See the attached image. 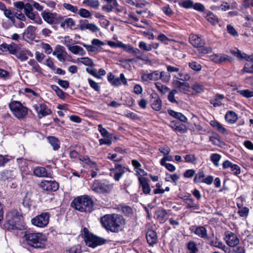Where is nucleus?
<instances>
[{
	"mask_svg": "<svg viewBox=\"0 0 253 253\" xmlns=\"http://www.w3.org/2000/svg\"><path fill=\"white\" fill-rule=\"evenodd\" d=\"M6 222L3 226L8 230H19L24 229L22 216L16 210L8 212L6 216Z\"/></svg>",
	"mask_w": 253,
	"mask_h": 253,
	"instance_id": "1",
	"label": "nucleus"
},
{
	"mask_svg": "<svg viewBox=\"0 0 253 253\" xmlns=\"http://www.w3.org/2000/svg\"><path fill=\"white\" fill-rule=\"evenodd\" d=\"M28 245L35 248H44L46 241L45 236L42 233L27 231L23 237Z\"/></svg>",
	"mask_w": 253,
	"mask_h": 253,
	"instance_id": "2",
	"label": "nucleus"
},
{
	"mask_svg": "<svg viewBox=\"0 0 253 253\" xmlns=\"http://www.w3.org/2000/svg\"><path fill=\"white\" fill-rule=\"evenodd\" d=\"M72 207L81 212H90L93 210V202L88 195L79 196L71 203Z\"/></svg>",
	"mask_w": 253,
	"mask_h": 253,
	"instance_id": "3",
	"label": "nucleus"
},
{
	"mask_svg": "<svg viewBox=\"0 0 253 253\" xmlns=\"http://www.w3.org/2000/svg\"><path fill=\"white\" fill-rule=\"evenodd\" d=\"M230 52L240 60H245L248 61L245 64L241 70L242 74H253V55H249L236 48L231 49Z\"/></svg>",
	"mask_w": 253,
	"mask_h": 253,
	"instance_id": "4",
	"label": "nucleus"
},
{
	"mask_svg": "<svg viewBox=\"0 0 253 253\" xmlns=\"http://www.w3.org/2000/svg\"><path fill=\"white\" fill-rule=\"evenodd\" d=\"M9 107L13 115L18 119L24 118L28 114V108L19 101H11L9 104Z\"/></svg>",
	"mask_w": 253,
	"mask_h": 253,
	"instance_id": "5",
	"label": "nucleus"
},
{
	"mask_svg": "<svg viewBox=\"0 0 253 253\" xmlns=\"http://www.w3.org/2000/svg\"><path fill=\"white\" fill-rule=\"evenodd\" d=\"M189 42L193 46L198 48V50L200 53L207 54L211 52L212 51L211 47L204 46L205 43V41L199 35H190L189 36Z\"/></svg>",
	"mask_w": 253,
	"mask_h": 253,
	"instance_id": "6",
	"label": "nucleus"
},
{
	"mask_svg": "<svg viewBox=\"0 0 253 253\" xmlns=\"http://www.w3.org/2000/svg\"><path fill=\"white\" fill-rule=\"evenodd\" d=\"M84 241L86 246L94 248L97 246L101 245L105 243L106 240L103 238L86 232L87 230L86 228H84Z\"/></svg>",
	"mask_w": 253,
	"mask_h": 253,
	"instance_id": "7",
	"label": "nucleus"
},
{
	"mask_svg": "<svg viewBox=\"0 0 253 253\" xmlns=\"http://www.w3.org/2000/svg\"><path fill=\"white\" fill-rule=\"evenodd\" d=\"M50 215L49 212H42L31 219L32 223L38 227L43 228L46 227L49 220Z\"/></svg>",
	"mask_w": 253,
	"mask_h": 253,
	"instance_id": "8",
	"label": "nucleus"
},
{
	"mask_svg": "<svg viewBox=\"0 0 253 253\" xmlns=\"http://www.w3.org/2000/svg\"><path fill=\"white\" fill-rule=\"evenodd\" d=\"M125 224L123 216L118 214H112V232L122 231Z\"/></svg>",
	"mask_w": 253,
	"mask_h": 253,
	"instance_id": "9",
	"label": "nucleus"
},
{
	"mask_svg": "<svg viewBox=\"0 0 253 253\" xmlns=\"http://www.w3.org/2000/svg\"><path fill=\"white\" fill-rule=\"evenodd\" d=\"M91 189L96 193H108L110 190L109 182L106 183L98 180H95L91 185Z\"/></svg>",
	"mask_w": 253,
	"mask_h": 253,
	"instance_id": "10",
	"label": "nucleus"
},
{
	"mask_svg": "<svg viewBox=\"0 0 253 253\" xmlns=\"http://www.w3.org/2000/svg\"><path fill=\"white\" fill-rule=\"evenodd\" d=\"M40 187L46 192L55 191L58 189L59 185L55 181L42 180L39 184Z\"/></svg>",
	"mask_w": 253,
	"mask_h": 253,
	"instance_id": "11",
	"label": "nucleus"
},
{
	"mask_svg": "<svg viewBox=\"0 0 253 253\" xmlns=\"http://www.w3.org/2000/svg\"><path fill=\"white\" fill-rule=\"evenodd\" d=\"M141 79L143 82L157 81L159 80V70L148 72L142 73Z\"/></svg>",
	"mask_w": 253,
	"mask_h": 253,
	"instance_id": "12",
	"label": "nucleus"
},
{
	"mask_svg": "<svg viewBox=\"0 0 253 253\" xmlns=\"http://www.w3.org/2000/svg\"><path fill=\"white\" fill-rule=\"evenodd\" d=\"M225 240L227 244L232 247H235L239 243V240L236 235L230 231L225 233Z\"/></svg>",
	"mask_w": 253,
	"mask_h": 253,
	"instance_id": "13",
	"label": "nucleus"
},
{
	"mask_svg": "<svg viewBox=\"0 0 253 253\" xmlns=\"http://www.w3.org/2000/svg\"><path fill=\"white\" fill-rule=\"evenodd\" d=\"M33 107L37 111L40 118L49 115L51 113L50 109H48L45 104H41L39 106L35 105Z\"/></svg>",
	"mask_w": 253,
	"mask_h": 253,
	"instance_id": "14",
	"label": "nucleus"
},
{
	"mask_svg": "<svg viewBox=\"0 0 253 253\" xmlns=\"http://www.w3.org/2000/svg\"><path fill=\"white\" fill-rule=\"evenodd\" d=\"M183 201L186 205V208L192 210H197L200 209L199 205L194 203V199L191 197V195L188 194L182 198Z\"/></svg>",
	"mask_w": 253,
	"mask_h": 253,
	"instance_id": "15",
	"label": "nucleus"
},
{
	"mask_svg": "<svg viewBox=\"0 0 253 253\" xmlns=\"http://www.w3.org/2000/svg\"><path fill=\"white\" fill-rule=\"evenodd\" d=\"M114 173V179L118 181L126 172L125 168L121 165L115 164L114 169H112Z\"/></svg>",
	"mask_w": 253,
	"mask_h": 253,
	"instance_id": "16",
	"label": "nucleus"
},
{
	"mask_svg": "<svg viewBox=\"0 0 253 253\" xmlns=\"http://www.w3.org/2000/svg\"><path fill=\"white\" fill-rule=\"evenodd\" d=\"M151 106L153 109L155 111H160L162 108V101L156 93L151 95V99L150 101Z\"/></svg>",
	"mask_w": 253,
	"mask_h": 253,
	"instance_id": "17",
	"label": "nucleus"
},
{
	"mask_svg": "<svg viewBox=\"0 0 253 253\" xmlns=\"http://www.w3.org/2000/svg\"><path fill=\"white\" fill-rule=\"evenodd\" d=\"M42 16L44 20L49 24L56 23V21L61 18V16L56 13L45 12L42 13Z\"/></svg>",
	"mask_w": 253,
	"mask_h": 253,
	"instance_id": "18",
	"label": "nucleus"
},
{
	"mask_svg": "<svg viewBox=\"0 0 253 253\" xmlns=\"http://www.w3.org/2000/svg\"><path fill=\"white\" fill-rule=\"evenodd\" d=\"M15 55L21 61H26L29 57H32L33 56L30 50L25 48L20 49V48H19Z\"/></svg>",
	"mask_w": 253,
	"mask_h": 253,
	"instance_id": "19",
	"label": "nucleus"
},
{
	"mask_svg": "<svg viewBox=\"0 0 253 253\" xmlns=\"http://www.w3.org/2000/svg\"><path fill=\"white\" fill-rule=\"evenodd\" d=\"M67 54L64 48L60 45L57 46L53 52V55L56 56L58 60L62 62H65Z\"/></svg>",
	"mask_w": 253,
	"mask_h": 253,
	"instance_id": "20",
	"label": "nucleus"
},
{
	"mask_svg": "<svg viewBox=\"0 0 253 253\" xmlns=\"http://www.w3.org/2000/svg\"><path fill=\"white\" fill-rule=\"evenodd\" d=\"M172 85L179 91L183 93H186L189 88V85L187 83L181 82L177 80L173 81Z\"/></svg>",
	"mask_w": 253,
	"mask_h": 253,
	"instance_id": "21",
	"label": "nucleus"
},
{
	"mask_svg": "<svg viewBox=\"0 0 253 253\" xmlns=\"http://www.w3.org/2000/svg\"><path fill=\"white\" fill-rule=\"evenodd\" d=\"M138 179L140 186L142 187L143 193L145 194H149L151 189L148 183V180L146 177L142 176H138Z\"/></svg>",
	"mask_w": 253,
	"mask_h": 253,
	"instance_id": "22",
	"label": "nucleus"
},
{
	"mask_svg": "<svg viewBox=\"0 0 253 253\" xmlns=\"http://www.w3.org/2000/svg\"><path fill=\"white\" fill-rule=\"evenodd\" d=\"M192 232L201 238L204 239H209L207 234V230L204 226H196L193 229Z\"/></svg>",
	"mask_w": 253,
	"mask_h": 253,
	"instance_id": "23",
	"label": "nucleus"
},
{
	"mask_svg": "<svg viewBox=\"0 0 253 253\" xmlns=\"http://www.w3.org/2000/svg\"><path fill=\"white\" fill-rule=\"evenodd\" d=\"M210 59L216 63H221L227 60L229 61L231 58L224 54H214L210 56Z\"/></svg>",
	"mask_w": 253,
	"mask_h": 253,
	"instance_id": "24",
	"label": "nucleus"
},
{
	"mask_svg": "<svg viewBox=\"0 0 253 253\" xmlns=\"http://www.w3.org/2000/svg\"><path fill=\"white\" fill-rule=\"evenodd\" d=\"M1 46L5 50H7L10 54L14 55H16L20 48L18 44L13 42L10 44L3 43Z\"/></svg>",
	"mask_w": 253,
	"mask_h": 253,
	"instance_id": "25",
	"label": "nucleus"
},
{
	"mask_svg": "<svg viewBox=\"0 0 253 253\" xmlns=\"http://www.w3.org/2000/svg\"><path fill=\"white\" fill-rule=\"evenodd\" d=\"M113 208L119 211H121L123 213L127 216H131L133 213L132 209L129 206L115 205H113Z\"/></svg>",
	"mask_w": 253,
	"mask_h": 253,
	"instance_id": "26",
	"label": "nucleus"
},
{
	"mask_svg": "<svg viewBox=\"0 0 253 253\" xmlns=\"http://www.w3.org/2000/svg\"><path fill=\"white\" fill-rule=\"evenodd\" d=\"M205 18L211 24L215 25L219 22L218 19L212 12L207 10L205 11Z\"/></svg>",
	"mask_w": 253,
	"mask_h": 253,
	"instance_id": "27",
	"label": "nucleus"
},
{
	"mask_svg": "<svg viewBox=\"0 0 253 253\" xmlns=\"http://www.w3.org/2000/svg\"><path fill=\"white\" fill-rule=\"evenodd\" d=\"M4 15L9 21V25H15L16 23V12L10 9H8L3 13Z\"/></svg>",
	"mask_w": 253,
	"mask_h": 253,
	"instance_id": "28",
	"label": "nucleus"
},
{
	"mask_svg": "<svg viewBox=\"0 0 253 253\" xmlns=\"http://www.w3.org/2000/svg\"><path fill=\"white\" fill-rule=\"evenodd\" d=\"M79 28L81 30H89L93 32H96L98 30L97 27L95 24L89 23L87 21L80 24Z\"/></svg>",
	"mask_w": 253,
	"mask_h": 253,
	"instance_id": "29",
	"label": "nucleus"
},
{
	"mask_svg": "<svg viewBox=\"0 0 253 253\" xmlns=\"http://www.w3.org/2000/svg\"><path fill=\"white\" fill-rule=\"evenodd\" d=\"M146 239L150 245L152 246L156 244L157 241L156 232L152 230H148L146 234Z\"/></svg>",
	"mask_w": 253,
	"mask_h": 253,
	"instance_id": "30",
	"label": "nucleus"
},
{
	"mask_svg": "<svg viewBox=\"0 0 253 253\" xmlns=\"http://www.w3.org/2000/svg\"><path fill=\"white\" fill-rule=\"evenodd\" d=\"M123 83L125 85H127V83L125 76L123 74H121L120 78H115L112 75V84L116 86H119Z\"/></svg>",
	"mask_w": 253,
	"mask_h": 253,
	"instance_id": "31",
	"label": "nucleus"
},
{
	"mask_svg": "<svg viewBox=\"0 0 253 253\" xmlns=\"http://www.w3.org/2000/svg\"><path fill=\"white\" fill-rule=\"evenodd\" d=\"M225 119L228 124H233L236 122L238 119V117L237 115L234 112L229 111L226 113L225 115Z\"/></svg>",
	"mask_w": 253,
	"mask_h": 253,
	"instance_id": "32",
	"label": "nucleus"
},
{
	"mask_svg": "<svg viewBox=\"0 0 253 253\" xmlns=\"http://www.w3.org/2000/svg\"><path fill=\"white\" fill-rule=\"evenodd\" d=\"M210 125L215 128L219 132L223 134H227L228 132L226 129L218 122L215 120H212L210 122Z\"/></svg>",
	"mask_w": 253,
	"mask_h": 253,
	"instance_id": "33",
	"label": "nucleus"
},
{
	"mask_svg": "<svg viewBox=\"0 0 253 253\" xmlns=\"http://www.w3.org/2000/svg\"><path fill=\"white\" fill-rule=\"evenodd\" d=\"M34 174L35 176L39 177H47L48 172L44 167H37L34 169Z\"/></svg>",
	"mask_w": 253,
	"mask_h": 253,
	"instance_id": "34",
	"label": "nucleus"
},
{
	"mask_svg": "<svg viewBox=\"0 0 253 253\" xmlns=\"http://www.w3.org/2000/svg\"><path fill=\"white\" fill-rule=\"evenodd\" d=\"M102 226L107 230H111V215L106 214L101 219Z\"/></svg>",
	"mask_w": 253,
	"mask_h": 253,
	"instance_id": "35",
	"label": "nucleus"
},
{
	"mask_svg": "<svg viewBox=\"0 0 253 253\" xmlns=\"http://www.w3.org/2000/svg\"><path fill=\"white\" fill-rule=\"evenodd\" d=\"M121 47L123 48L125 51L131 53L133 47L129 45L125 44L120 41H117L116 42H112V47Z\"/></svg>",
	"mask_w": 253,
	"mask_h": 253,
	"instance_id": "36",
	"label": "nucleus"
},
{
	"mask_svg": "<svg viewBox=\"0 0 253 253\" xmlns=\"http://www.w3.org/2000/svg\"><path fill=\"white\" fill-rule=\"evenodd\" d=\"M68 50L71 52L76 55L83 56L85 54L84 50L82 47L78 45H73L71 47H69Z\"/></svg>",
	"mask_w": 253,
	"mask_h": 253,
	"instance_id": "37",
	"label": "nucleus"
},
{
	"mask_svg": "<svg viewBox=\"0 0 253 253\" xmlns=\"http://www.w3.org/2000/svg\"><path fill=\"white\" fill-rule=\"evenodd\" d=\"M24 12L26 15L30 19L32 20L35 19L36 15L33 12V7L31 4L27 3L25 5Z\"/></svg>",
	"mask_w": 253,
	"mask_h": 253,
	"instance_id": "38",
	"label": "nucleus"
},
{
	"mask_svg": "<svg viewBox=\"0 0 253 253\" xmlns=\"http://www.w3.org/2000/svg\"><path fill=\"white\" fill-rule=\"evenodd\" d=\"M79 159L81 161L89 165L92 169L94 168L96 170H99L98 167L96 166V164L94 162L92 161L89 157L84 156L81 157Z\"/></svg>",
	"mask_w": 253,
	"mask_h": 253,
	"instance_id": "39",
	"label": "nucleus"
},
{
	"mask_svg": "<svg viewBox=\"0 0 253 253\" xmlns=\"http://www.w3.org/2000/svg\"><path fill=\"white\" fill-rule=\"evenodd\" d=\"M48 142L52 146L54 150H57L60 148V142L59 140L54 136H49L47 138Z\"/></svg>",
	"mask_w": 253,
	"mask_h": 253,
	"instance_id": "40",
	"label": "nucleus"
},
{
	"mask_svg": "<svg viewBox=\"0 0 253 253\" xmlns=\"http://www.w3.org/2000/svg\"><path fill=\"white\" fill-rule=\"evenodd\" d=\"M224 98V95L221 94H217L213 99L210 100V103L213 105L214 107H218L221 105V100Z\"/></svg>",
	"mask_w": 253,
	"mask_h": 253,
	"instance_id": "41",
	"label": "nucleus"
},
{
	"mask_svg": "<svg viewBox=\"0 0 253 253\" xmlns=\"http://www.w3.org/2000/svg\"><path fill=\"white\" fill-rule=\"evenodd\" d=\"M28 63L32 66V72H36L39 74L42 73V69L39 65L36 62L34 59H30Z\"/></svg>",
	"mask_w": 253,
	"mask_h": 253,
	"instance_id": "42",
	"label": "nucleus"
},
{
	"mask_svg": "<svg viewBox=\"0 0 253 253\" xmlns=\"http://www.w3.org/2000/svg\"><path fill=\"white\" fill-rule=\"evenodd\" d=\"M170 79V75L165 71H159V80H161L163 83H169Z\"/></svg>",
	"mask_w": 253,
	"mask_h": 253,
	"instance_id": "43",
	"label": "nucleus"
},
{
	"mask_svg": "<svg viewBox=\"0 0 253 253\" xmlns=\"http://www.w3.org/2000/svg\"><path fill=\"white\" fill-rule=\"evenodd\" d=\"M75 26V22L73 19L71 18H67L63 20L60 23V26L65 28V27L72 28Z\"/></svg>",
	"mask_w": 253,
	"mask_h": 253,
	"instance_id": "44",
	"label": "nucleus"
},
{
	"mask_svg": "<svg viewBox=\"0 0 253 253\" xmlns=\"http://www.w3.org/2000/svg\"><path fill=\"white\" fill-rule=\"evenodd\" d=\"M169 126L175 131L182 132H186V130L182 128L181 126L179 124V123L175 121L170 122Z\"/></svg>",
	"mask_w": 253,
	"mask_h": 253,
	"instance_id": "45",
	"label": "nucleus"
},
{
	"mask_svg": "<svg viewBox=\"0 0 253 253\" xmlns=\"http://www.w3.org/2000/svg\"><path fill=\"white\" fill-rule=\"evenodd\" d=\"M77 60L85 66L92 67L94 65L93 60L89 57L80 58Z\"/></svg>",
	"mask_w": 253,
	"mask_h": 253,
	"instance_id": "46",
	"label": "nucleus"
},
{
	"mask_svg": "<svg viewBox=\"0 0 253 253\" xmlns=\"http://www.w3.org/2000/svg\"><path fill=\"white\" fill-rule=\"evenodd\" d=\"M83 3L94 9H98L99 6V2L97 0H84Z\"/></svg>",
	"mask_w": 253,
	"mask_h": 253,
	"instance_id": "47",
	"label": "nucleus"
},
{
	"mask_svg": "<svg viewBox=\"0 0 253 253\" xmlns=\"http://www.w3.org/2000/svg\"><path fill=\"white\" fill-rule=\"evenodd\" d=\"M187 249L189 251L190 253H197L198 249L197 244L194 241H190L187 244Z\"/></svg>",
	"mask_w": 253,
	"mask_h": 253,
	"instance_id": "48",
	"label": "nucleus"
},
{
	"mask_svg": "<svg viewBox=\"0 0 253 253\" xmlns=\"http://www.w3.org/2000/svg\"><path fill=\"white\" fill-rule=\"evenodd\" d=\"M237 92L242 96L246 98H250L253 97V90L249 89L239 90Z\"/></svg>",
	"mask_w": 253,
	"mask_h": 253,
	"instance_id": "49",
	"label": "nucleus"
},
{
	"mask_svg": "<svg viewBox=\"0 0 253 253\" xmlns=\"http://www.w3.org/2000/svg\"><path fill=\"white\" fill-rule=\"evenodd\" d=\"M179 4L184 8H193L194 2L192 0H183L179 2Z\"/></svg>",
	"mask_w": 253,
	"mask_h": 253,
	"instance_id": "50",
	"label": "nucleus"
},
{
	"mask_svg": "<svg viewBox=\"0 0 253 253\" xmlns=\"http://www.w3.org/2000/svg\"><path fill=\"white\" fill-rule=\"evenodd\" d=\"M221 156L216 153L212 154L210 156V159L215 167L219 166V161L221 159Z\"/></svg>",
	"mask_w": 253,
	"mask_h": 253,
	"instance_id": "51",
	"label": "nucleus"
},
{
	"mask_svg": "<svg viewBox=\"0 0 253 253\" xmlns=\"http://www.w3.org/2000/svg\"><path fill=\"white\" fill-rule=\"evenodd\" d=\"M189 67L192 70L199 72L201 70L202 66L200 64L196 62L192 61L188 63Z\"/></svg>",
	"mask_w": 253,
	"mask_h": 253,
	"instance_id": "52",
	"label": "nucleus"
},
{
	"mask_svg": "<svg viewBox=\"0 0 253 253\" xmlns=\"http://www.w3.org/2000/svg\"><path fill=\"white\" fill-rule=\"evenodd\" d=\"M177 73L178 74L177 75H174V77L177 80L185 81L189 80L190 78V76L188 74H183L181 72H179Z\"/></svg>",
	"mask_w": 253,
	"mask_h": 253,
	"instance_id": "53",
	"label": "nucleus"
},
{
	"mask_svg": "<svg viewBox=\"0 0 253 253\" xmlns=\"http://www.w3.org/2000/svg\"><path fill=\"white\" fill-rule=\"evenodd\" d=\"M166 214V211L164 209L159 210L157 211V218L159 219L161 222H164L165 221V217Z\"/></svg>",
	"mask_w": 253,
	"mask_h": 253,
	"instance_id": "54",
	"label": "nucleus"
},
{
	"mask_svg": "<svg viewBox=\"0 0 253 253\" xmlns=\"http://www.w3.org/2000/svg\"><path fill=\"white\" fill-rule=\"evenodd\" d=\"M193 90L197 93H201L204 91V87L202 84L198 83L194 84L192 87Z\"/></svg>",
	"mask_w": 253,
	"mask_h": 253,
	"instance_id": "55",
	"label": "nucleus"
},
{
	"mask_svg": "<svg viewBox=\"0 0 253 253\" xmlns=\"http://www.w3.org/2000/svg\"><path fill=\"white\" fill-rule=\"evenodd\" d=\"M155 85L156 88L163 94L167 93L169 90V88L167 86L160 83H156Z\"/></svg>",
	"mask_w": 253,
	"mask_h": 253,
	"instance_id": "56",
	"label": "nucleus"
},
{
	"mask_svg": "<svg viewBox=\"0 0 253 253\" xmlns=\"http://www.w3.org/2000/svg\"><path fill=\"white\" fill-rule=\"evenodd\" d=\"M177 91L176 90V89H172L169 92V94L168 96V99L171 103H175L177 104L178 103L177 101H176L174 97V95L177 93Z\"/></svg>",
	"mask_w": 253,
	"mask_h": 253,
	"instance_id": "57",
	"label": "nucleus"
},
{
	"mask_svg": "<svg viewBox=\"0 0 253 253\" xmlns=\"http://www.w3.org/2000/svg\"><path fill=\"white\" fill-rule=\"evenodd\" d=\"M138 46L141 49L145 51H151L152 49V45L151 44H147L143 41L139 42Z\"/></svg>",
	"mask_w": 253,
	"mask_h": 253,
	"instance_id": "58",
	"label": "nucleus"
},
{
	"mask_svg": "<svg viewBox=\"0 0 253 253\" xmlns=\"http://www.w3.org/2000/svg\"><path fill=\"white\" fill-rule=\"evenodd\" d=\"M112 0V11H114L116 13L120 12L122 11L123 9L121 6H119L117 3L116 0Z\"/></svg>",
	"mask_w": 253,
	"mask_h": 253,
	"instance_id": "59",
	"label": "nucleus"
},
{
	"mask_svg": "<svg viewBox=\"0 0 253 253\" xmlns=\"http://www.w3.org/2000/svg\"><path fill=\"white\" fill-rule=\"evenodd\" d=\"M78 14L83 17L89 18L91 16V13L88 10L84 8H81L78 12Z\"/></svg>",
	"mask_w": 253,
	"mask_h": 253,
	"instance_id": "60",
	"label": "nucleus"
},
{
	"mask_svg": "<svg viewBox=\"0 0 253 253\" xmlns=\"http://www.w3.org/2000/svg\"><path fill=\"white\" fill-rule=\"evenodd\" d=\"M63 7L67 10L76 13L78 11V8L76 6H74L71 4L65 3L63 4Z\"/></svg>",
	"mask_w": 253,
	"mask_h": 253,
	"instance_id": "61",
	"label": "nucleus"
},
{
	"mask_svg": "<svg viewBox=\"0 0 253 253\" xmlns=\"http://www.w3.org/2000/svg\"><path fill=\"white\" fill-rule=\"evenodd\" d=\"M41 47L47 54H50L52 51L51 46L48 43H42L41 44Z\"/></svg>",
	"mask_w": 253,
	"mask_h": 253,
	"instance_id": "62",
	"label": "nucleus"
},
{
	"mask_svg": "<svg viewBox=\"0 0 253 253\" xmlns=\"http://www.w3.org/2000/svg\"><path fill=\"white\" fill-rule=\"evenodd\" d=\"M210 245L211 246H213L218 248H220L221 245H222L223 243L221 241H219L217 238H215V239H210Z\"/></svg>",
	"mask_w": 253,
	"mask_h": 253,
	"instance_id": "63",
	"label": "nucleus"
},
{
	"mask_svg": "<svg viewBox=\"0 0 253 253\" xmlns=\"http://www.w3.org/2000/svg\"><path fill=\"white\" fill-rule=\"evenodd\" d=\"M81 44L84 47L88 52H95L98 50V48L94 46L92 44V45H87L85 43H82Z\"/></svg>",
	"mask_w": 253,
	"mask_h": 253,
	"instance_id": "64",
	"label": "nucleus"
}]
</instances>
